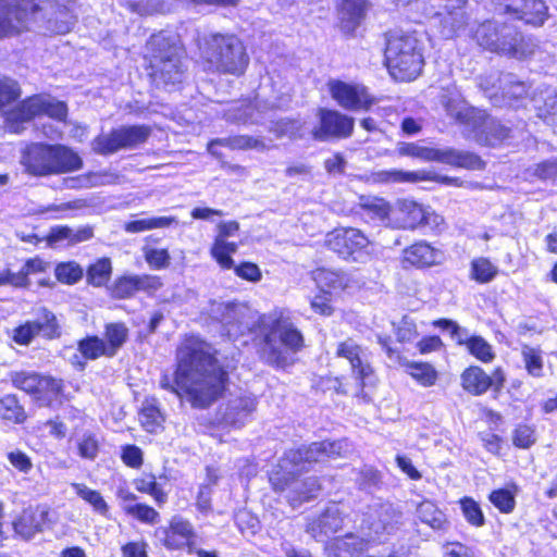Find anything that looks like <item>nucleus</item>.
I'll return each instance as SVG.
<instances>
[{"mask_svg": "<svg viewBox=\"0 0 557 557\" xmlns=\"http://www.w3.org/2000/svg\"><path fill=\"white\" fill-rule=\"evenodd\" d=\"M20 163L32 176L73 172L83 166L81 157L62 145L32 144L21 154Z\"/></svg>", "mask_w": 557, "mask_h": 557, "instance_id": "obj_8", "label": "nucleus"}, {"mask_svg": "<svg viewBox=\"0 0 557 557\" xmlns=\"http://www.w3.org/2000/svg\"><path fill=\"white\" fill-rule=\"evenodd\" d=\"M385 62L397 79L417 78L423 69V42L416 32L396 29L386 34Z\"/></svg>", "mask_w": 557, "mask_h": 557, "instance_id": "obj_7", "label": "nucleus"}, {"mask_svg": "<svg viewBox=\"0 0 557 557\" xmlns=\"http://www.w3.org/2000/svg\"><path fill=\"white\" fill-rule=\"evenodd\" d=\"M396 151L401 157H411L426 162L436 161L471 170H480L483 164L476 154L454 148L437 149L416 143H399Z\"/></svg>", "mask_w": 557, "mask_h": 557, "instance_id": "obj_12", "label": "nucleus"}, {"mask_svg": "<svg viewBox=\"0 0 557 557\" xmlns=\"http://www.w3.org/2000/svg\"><path fill=\"white\" fill-rule=\"evenodd\" d=\"M461 385L472 395H482L493 386V381L492 376L486 374L483 369L471 366L462 372Z\"/></svg>", "mask_w": 557, "mask_h": 557, "instance_id": "obj_35", "label": "nucleus"}, {"mask_svg": "<svg viewBox=\"0 0 557 557\" xmlns=\"http://www.w3.org/2000/svg\"><path fill=\"white\" fill-rule=\"evenodd\" d=\"M359 205L366 216L387 226V222L392 218L393 209L386 200L377 197L362 196L360 197Z\"/></svg>", "mask_w": 557, "mask_h": 557, "instance_id": "obj_36", "label": "nucleus"}, {"mask_svg": "<svg viewBox=\"0 0 557 557\" xmlns=\"http://www.w3.org/2000/svg\"><path fill=\"white\" fill-rule=\"evenodd\" d=\"M474 137L478 143L487 146H496L509 136V128L502 125L495 119L479 112L472 124Z\"/></svg>", "mask_w": 557, "mask_h": 557, "instance_id": "obj_25", "label": "nucleus"}, {"mask_svg": "<svg viewBox=\"0 0 557 557\" xmlns=\"http://www.w3.org/2000/svg\"><path fill=\"white\" fill-rule=\"evenodd\" d=\"M438 251L425 242L416 243L406 248L403 261L416 267H431L436 263Z\"/></svg>", "mask_w": 557, "mask_h": 557, "instance_id": "obj_34", "label": "nucleus"}, {"mask_svg": "<svg viewBox=\"0 0 557 557\" xmlns=\"http://www.w3.org/2000/svg\"><path fill=\"white\" fill-rule=\"evenodd\" d=\"M517 18L534 26L543 25L547 17V7L542 0H524Z\"/></svg>", "mask_w": 557, "mask_h": 557, "instance_id": "obj_41", "label": "nucleus"}, {"mask_svg": "<svg viewBox=\"0 0 557 557\" xmlns=\"http://www.w3.org/2000/svg\"><path fill=\"white\" fill-rule=\"evenodd\" d=\"M417 517L433 530H445L448 525L446 515L431 500H423L417 506Z\"/></svg>", "mask_w": 557, "mask_h": 557, "instance_id": "obj_37", "label": "nucleus"}, {"mask_svg": "<svg viewBox=\"0 0 557 557\" xmlns=\"http://www.w3.org/2000/svg\"><path fill=\"white\" fill-rule=\"evenodd\" d=\"M302 126V123L297 120H280L270 131L274 133L277 138L287 137L295 140L304 137Z\"/></svg>", "mask_w": 557, "mask_h": 557, "instance_id": "obj_51", "label": "nucleus"}, {"mask_svg": "<svg viewBox=\"0 0 557 557\" xmlns=\"http://www.w3.org/2000/svg\"><path fill=\"white\" fill-rule=\"evenodd\" d=\"M366 13V0H341L338 15L345 32H352Z\"/></svg>", "mask_w": 557, "mask_h": 557, "instance_id": "obj_33", "label": "nucleus"}, {"mask_svg": "<svg viewBox=\"0 0 557 557\" xmlns=\"http://www.w3.org/2000/svg\"><path fill=\"white\" fill-rule=\"evenodd\" d=\"M54 272L58 281L65 284H75L83 276V269L75 262L60 263Z\"/></svg>", "mask_w": 557, "mask_h": 557, "instance_id": "obj_60", "label": "nucleus"}, {"mask_svg": "<svg viewBox=\"0 0 557 557\" xmlns=\"http://www.w3.org/2000/svg\"><path fill=\"white\" fill-rule=\"evenodd\" d=\"M474 38L481 47L516 59L527 58L535 49L532 39L525 38L513 25L496 21L480 24Z\"/></svg>", "mask_w": 557, "mask_h": 557, "instance_id": "obj_9", "label": "nucleus"}, {"mask_svg": "<svg viewBox=\"0 0 557 557\" xmlns=\"http://www.w3.org/2000/svg\"><path fill=\"white\" fill-rule=\"evenodd\" d=\"M49 263L40 258L28 259L18 272H13L14 276H18V284L16 288L27 287L29 285L28 276L30 274H37L46 272Z\"/></svg>", "mask_w": 557, "mask_h": 557, "instance_id": "obj_52", "label": "nucleus"}, {"mask_svg": "<svg viewBox=\"0 0 557 557\" xmlns=\"http://www.w3.org/2000/svg\"><path fill=\"white\" fill-rule=\"evenodd\" d=\"M215 146L227 147L232 150H256L260 152L267 151L271 148V146L262 138L249 135H237L211 140L208 144V152L214 157H220V153L214 148Z\"/></svg>", "mask_w": 557, "mask_h": 557, "instance_id": "obj_30", "label": "nucleus"}, {"mask_svg": "<svg viewBox=\"0 0 557 557\" xmlns=\"http://www.w3.org/2000/svg\"><path fill=\"white\" fill-rule=\"evenodd\" d=\"M178 364L172 381L163 374L160 386L186 398L195 408H207L223 393L226 372L218 360L199 343L183 345L177 352Z\"/></svg>", "mask_w": 557, "mask_h": 557, "instance_id": "obj_1", "label": "nucleus"}, {"mask_svg": "<svg viewBox=\"0 0 557 557\" xmlns=\"http://www.w3.org/2000/svg\"><path fill=\"white\" fill-rule=\"evenodd\" d=\"M396 336L401 343H411L416 341L419 336V331L413 319L405 315L397 325Z\"/></svg>", "mask_w": 557, "mask_h": 557, "instance_id": "obj_63", "label": "nucleus"}, {"mask_svg": "<svg viewBox=\"0 0 557 557\" xmlns=\"http://www.w3.org/2000/svg\"><path fill=\"white\" fill-rule=\"evenodd\" d=\"M336 356L348 360L352 373L360 381L359 388H362L366 381L372 375V368L368 362L366 350L354 339L348 338L337 345Z\"/></svg>", "mask_w": 557, "mask_h": 557, "instance_id": "obj_23", "label": "nucleus"}, {"mask_svg": "<svg viewBox=\"0 0 557 557\" xmlns=\"http://www.w3.org/2000/svg\"><path fill=\"white\" fill-rule=\"evenodd\" d=\"M467 0H432L434 25L444 39H450L462 30L468 22L465 11Z\"/></svg>", "mask_w": 557, "mask_h": 557, "instance_id": "obj_16", "label": "nucleus"}, {"mask_svg": "<svg viewBox=\"0 0 557 557\" xmlns=\"http://www.w3.org/2000/svg\"><path fill=\"white\" fill-rule=\"evenodd\" d=\"M329 88L333 99L346 110H368L373 102L362 85L332 81L329 83Z\"/></svg>", "mask_w": 557, "mask_h": 557, "instance_id": "obj_20", "label": "nucleus"}, {"mask_svg": "<svg viewBox=\"0 0 557 557\" xmlns=\"http://www.w3.org/2000/svg\"><path fill=\"white\" fill-rule=\"evenodd\" d=\"M149 50L150 76L156 86L175 85L182 81L181 48L164 34L151 36Z\"/></svg>", "mask_w": 557, "mask_h": 557, "instance_id": "obj_10", "label": "nucleus"}, {"mask_svg": "<svg viewBox=\"0 0 557 557\" xmlns=\"http://www.w3.org/2000/svg\"><path fill=\"white\" fill-rule=\"evenodd\" d=\"M144 252L151 268L160 270L169 267L171 257L166 249L146 248Z\"/></svg>", "mask_w": 557, "mask_h": 557, "instance_id": "obj_64", "label": "nucleus"}, {"mask_svg": "<svg viewBox=\"0 0 557 557\" xmlns=\"http://www.w3.org/2000/svg\"><path fill=\"white\" fill-rule=\"evenodd\" d=\"M104 176L106 175L103 174L89 173L87 175L67 177L65 178L64 184L67 188L73 189L90 188L104 184Z\"/></svg>", "mask_w": 557, "mask_h": 557, "instance_id": "obj_62", "label": "nucleus"}, {"mask_svg": "<svg viewBox=\"0 0 557 557\" xmlns=\"http://www.w3.org/2000/svg\"><path fill=\"white\" fill-rule=\"evenodd\" d=\"M345 512L338 504H332L317 518L308 522L306 531L315 541L324 542L343 528Z\"/></svg>", "mask_w": 557, "mask_h": 557, "instance_id": "obj_22", "label": "nucleus"}, {"mask_svg": "<svg viewBox=\"0 0 557 557\" xmlns=\"http://www.w3.org/2000/svg\"><path fill=\"white\" fill-rule=\"evenodd\" d=\"M257 351L260 359L274 368L293 363L294 355L304 346V336L288 314L275 310L258 319Z\"/></svg>", "mask_w": 557, "mask_h": 557, "instance_id": "obj_5", "label": "nucleus"}, {"mask_svg": "<svg viewBox=\"0 0 557 557\" xmlns=\"http://www.w3.org/2000/svg\"><path fill=\"white\" fill-rule=\"evenodd\" d=\"M324 245L342 259L366 263L373 252L372 243L358 228L339 227L325 235Z\"/></svg>", "mask_w": 557, "mask_h": 557, "instance_id": "obj_11", "label": "nucleus"}, {"mask_svg": "<svg viewBox=\"0 0 557 557\" xmlns=\"http://www.w3.org/2000/svg\"><path fill=\"white\" fill-rule=\"evenodd\" d=\"M424 218V208L413 200H399L393 209L387 226L394 228L413 230L421 225Z\"/></svg>", "mask_w": 557, "mask_h": 557, "instance_id": "obj_28", "label": "nucleus"}, {"mask_svg": "<svg viewBox=\"0 0 557 557\" xmlns=\"http://www.w3.org/2000/svg\"><path fill=\"white\" fill-rule=\"evenodd\" d=\"M161 282L157 276L152 275H125L117 278L112 288L111 294L119 299L129 298L136 292H154L159 289Z\"/></svg>", "mask_w": 557, "mask_h": 557, "instance_id": "obj_26", "label": "nucleus"}, {"mask_svg": "<svg viewBox=\"0 0 557 557\" xmlns=\"http://www.w3.org/2000/svg\"><path fill=\"white\" fill-rule=\"evenodd\" d=\"M154 533L170 549L190 547L196 536L191 523L178 516L172 518L168 528H158Z\"/></svg>", "mask_w": 557, "mask_h": 557, "instance_id": "obj_21", "label": "nucleus"}, {"mask_svg": "<svg viewBox=\"0 0 557 557\" xmlns=\"http://www.w3.org/2000/svg\"><path fill=\"white\" fill-rule=\"evenodd\" d=\"M460 508L467 522L474 528H481L485 524L484 513L479 505L471 497L460 499Z\"/></svg>", "mask_w": 557, "mask_h": 557, "instance_id": "obj_50", "label": "nucleus"}, {"mask_svg": "<svg viewBox=\"0 0 557 557\" xmlns=\"http://www.w3.org/2000/svg\"><path fill=\"white\" fill-rule=\"evenodd\" d=\"M47 115L57 121H64L67 115L65 102L50 96L35 95L23 100L14 110L8 113L7 121L13 132H17L15 124L27 122L34 117Z\"/></svg>", "mask_w": 557, "mask_h": 557, "instance_id": "obj_15", "label": "nucleus"}, {"mask_svg": "<svg viewBox=\"0 0 557 557\" xmlns=\"http://www.w3.org/2000/svg\"><path fill=\"white\" fill-rule=\"evenodd\" d=\"M21 96V88L16 81L0 77V111L16 101Z\"/></svg>", "mask_w": 557, "mask_h": 557, "instance_id": "obj_56", "label": "nucleus"}, {"mask_svg": "<svg viewBox=\"0 0 557 557\" xmlns=\"http://www.w3.org/2000/svg\"><path fill=\"white\" fill-rule=\"evenodd\" d=\"M48 515L49 510L46 506L28 507L13 521V529L22 539L30 540L42 530Z\"/></svg>", "mask_w": 557, "mask_h": 557, "instance_id": "obj_27", "label": "nucleus"}, {"mask_svg": "<svg viewBox=\"0 0 557 557\" xmlns=\"http://www.w3.org/2000/svg\"><path fill=\"white\" fill-rule=\"evenodd\" d=\"M257 408V399L251 395H243L228 400L222 420L226 425L242 428Z\"/></svg>", "mask_w": 557, "mask_h": 557, "instance_id": "obj_29", "label": "nucleus"}, {"mask_svg": "<svg viewBox=\"0 0 557 557\" xmlns=\"http://www.w3.org/2000/svg\"><path fill=\"white\" fill-rule=\"evenodd\" d=\"M0 416L2 419L14 423H22L26 418L24 408L13 394H8L0 398Z\"/></svg>", "mask_w": 557, "mask_h": 557, "instance_id": "obj_44", "label": "nucleus"}, {"mask_svg": "<svg viewBox=\"0 0 557 557\" xmlns=\"http://www.w3.org/2000/svg\"><path fill=\"white\" fill-rule=\"evenodd\" d=\"M403 511L388 502L374 500L363 513L357 533L337 537L325 546L326 557H355L369 544L379 543L403 524Z\"/></svg>", "mask_w": 557, "mask_h": 557, "instance_id": "obj_3", "label": "nucleus"}, {"mask_svg": "<svg viewBox=\"0 0 557 557\" xmlns=\"http://www.w3.org/2000/svg\"><path fill=\"white\" fill-rule=\"evenodd\" d=\"M441 103L447 114L461 124L471 125L479 113L467 106L458 91L442 95Z\"/></svg>", "mask_w": 557, "mask_h": 557, "instance_id": "obj_32", "label": "nucleus"}, {"mask_svg": "<svg viewBox=\"0 0 557 557\" xmlns=\"http://www.w3.org/2000/svg\"><path fill=\"white\" fill-rule=\"evenodd\" d=\"M108 342V356L112 357L123 346L128 336V330L124 323H109L104 333Z\"/></svg>", "mask_w": 557, "mask_h": 557, "instance_id": "obj_45", "label": "nucleus"}, {"mask_svg": "<svg viewBox=\"0 0 557 557\" xmlns=\"http://www.w3.org/2000/svg\"><path fill=\"white\" fill-rule=\"evenodd\" d=\"M111 261L107 258L98 260L95 264L90 265L87 272V278L94 286L104 285L111 275Z\"/></svg>", "mask_w": 557, "mask_h": 557, "instance_id": "obj_54", "label": "nucleus"}, {"mask_svg": "<svg viewBox=\"0 0 557 557\" xmlns=\"http://www.w3.org/2000/svg\"><path fill=\"white\" fill-rule=\"evenodd\" d=\"M78 455L83 459L95 460L99 453V442L91 433H84L76 442Z\"/></svg>", "mask_w": 557, "mask_h": 557, "instance_id": "obj_59", "label": "nucleus"}, {"mask_svg": "<svg viewBox=\"0 0 557 557\" xmlns=\"http://www.w3.org/2000/svg\"><path fill=\"white\" fill-rule=\"evenodd\" d=\"M406 373L424 387L433 386L437 381V371L428 362L409 361L401 362Z\"/></svg>", "mask_w": 557, "mask_h": 557, "instance_id": "obj_39", "label": "nucleus"}, {"mask_svg": "<svg viewBox=\"0 0 557 557\" xmlns=\"http://www.w3.org/2000/svg\"><path fill=\"white\" fill-rule=\"evenodd\" d=\"M348 450V443L341 441L314 442L309 446L289 449L278 460L270 473V483L274 491L285 493V498L296 507L314 498L320 491L318 478L302 480L298 475L309 470V466L325 462L331 458L343 456Z\"/></svg>", "mask_w": 557, "mask_h": 557, "instance_id": "obj_2", "label": "nucleus"}, {"mask_svg": "<svg viewBox=\"0 0 557 557\" xmlns=\"http://www.w3.org/2000/svg\"><path fill=\"white\" fill-rule=\"evenodd\" d=\"M37 382L34 397L38 400L50 401L61 393L62 383L59 380L39 375Z\"/></svg>", "mask_w": 557, "mask_h": 557, "instance_id": "obj_49", "label": "nucleus"}, {"mask_svg": "<svg viewBox=\"0 0 557 557\" xmlns=\"http://www.w3.org/2000/svg\"><path fill=\"white\" fill-rule=\"evenodd\" d=\"M199 50L208 70L220 74L240 76L249 64L244 42L233 34H209L199 41Z\"/></svg>", "mask_w": 557, "mask_h": 557, "instance_id": "obj_6", "label": "nucleus"}, {"mask_svg": "<svg viewBox=\"0 0 557 557\" xmlns=\"http://www.w3.org/2000/svg\"><path fill=\"white\" fill-rule=\"evenodd\" d=\"M314 281L322 290L324 288L341 290L348 285V277L345 273L329 269H318L314 272Z\"/></svg>", "mask_w": 557, "mask_h": 557, "instance_id": "obj_40", "label": "nucleus"}, {"mask_svg": "<svg viewBox=\"0 0 557 557\" xmlns=\"http://www.w3.org/2000/svg\"><path fill=\"white\" fill-rule=\"evenodd\" d=\"M151 135L147 125H131L101 133L91 141L92 150L101 156L113 154L120 150L135 149L145 144Z\"/></svg>", "mask_w": 557, "mask_h": 557, "instance_id": "obj_13", "label": "nucleus"}, {"mask_svg": "<svg viewBox=\"0 0 557 557\" xmlns=\"http://www.w3.org/2000/svg\"><path fill=\"white\" fill-rule=\"evenodd\" d=\"M9 376L14 387L33 396L35 395L39 374L27 371H14Z\"/></svg>", "mask_w": 557, "mask_h": 557, "instance_id": "obj_55", "label": "nucleus"}, {"mask_svg": "<svg viewBox=\"0 0 557 557\" xmlns=\"http://www.w3.org/2000/svg\"><path fill=\"white\" fill-rule=\"evenodd\" d=\"M208 313L213 320L222 323L231 338L251 332L258 322L251 309L239 302L213 300L209 305Z\"/></svg>", "mask_w": 557, "mask_h": 557, "instance_id": "obj_14", "label": "nucleus"}, {"mask_svg": "<svg viewBox=\"0 0 557 557\" xmlns=\"http://www.w3.org/2000/svg\"><path fill=\"white\" fill-rule=\"evenodd\" d=\"M481 87L495 104L504 101L511 106L513 100L523 98L528 92L525 84L511 73L502 74L497 78L490 76L481 83Z\"/></svg>", "mask_w": 557, "mask_h": 557, "instance_id": "obj_19", "label": "nucleus"}, {"mask_svg": "<svg viewBox=\"0 0 557 557\" xmlns=\"http://www.w3.org/2000/svg\"><path fill=\"white\" fill-rule=\"evenodd\" d=\"M319 125L311 134L318 141H326L333 138H346L352 134L355 121L352 117L335 110L321 108L318 111Z\"/></svg>", "mask_w": 557, "mask_h": 557, "instance_id": "obj_17", "label": "nucleus"}, {"mask_svg": "<svg viewBox=\"0 0 557 557\" xmlns=\"http://www.w3.org/2000/svg\"><path fill=\"white\" fill-rule=\"evenodd\" d=\"M74 0H0V38L17 35L29 28L36 12L50 9L48 29L54 34L69 33L75 16Z\"/></svg>", "mask_w": 557, "mask_h": 557, "instance_id": "obj_4", "label": "nucleus"}, {"mask_svg": "<svg viewBox=\"0 0 557 557\" xmlns=\"http://www.w3.org/2000/svg\"><path fill=\"white\" fill-rule=\"evenodd\" d=\"M78 350L85 359H97L108 356L107 344L97 336L87 337L78 343Z\"/></svg>", "mask_w": 557, "mask_h": 557, "instance_id": "obj_53", "label": "nucleus"}, {"mask_svg": "<svg viewBox=\"0 0 557 557\" xmlns=\"http://www.w3.org/2000/svg\"><path fill=\"white\" fill-rule=\"evenodd\" d=\"M42 334L45 337L53 338L59 335V325L55 315L46 308L37 312L33 321H26L13 330L12 339L22 346L29 345L33 339Z\"/></svg>", "mask_w": 557, "mask_h": 557, "instance_id": "obj_18", "label": "nucleus"}, {"mask_svg": "<svg viewBox=\"0 0 557 557\" xmlns=\"http://www.w3.org/2000/svg\"><path fill=\"white\" fill-rule=\"evenodd\" d=\"M92 228L90 226H79L72 228L66 225H57L50 228L46 237L47 245L54 247L59 244L76 245L86 242L92 237Z\"/></svg>", "mask_w": 557, "mask_h": 557, "instance_id": "obj_31", "label": "nucleus"}, {"mask_svg": "<svg viewBox=\"0 0 557 557\" xmlns=\"http://www.w3.org/2000/svg\"><path fill=\"white\" fill-rule=\"evenodd\" d=\"M71 486L82 499L92 507L96 512L104 517L108 516L109 506L98 491L91 490L82 483H72Z\"/></svg>", "mask_w": 557, "mask_h": 557, "instance_id": "obj_43", "label": "nucleus"}, {"mask_svg": "<svg viewBox=\"0 0 557 557\" xmlns=\"http://www.w3.org/2000/svg\"><path fill=\"white\" fill-rule=\"evenodd\" d=\"M432 178L433 177L430 172H410L397 169L372 171L360 176L361 181L371 185L417 183L421 181H431Z\"/></svg>", "mask_w": 557, "mask_h": 557, "instance_id": "obj_24", "label": "nucleus"}, {"mask_svg": "<svg viewBox=\"0 0 557 557\" xmlns=\"http://www.w3.org/2000/svg\"><path fill=\"white\" fill-rule=\"evenodd\" d=\"M226 117L230 121L243 124H258L262 122L260 112L252 103H242L240 106L233 107Z\"/></svg>", "mask_w": 557, "mask_h": 557, "instance_id": "obj_47", "label": "nucleus"}, {"mask_svg": "<svg viewBox=\"0 0 557 557\" xmlns=\"http://www.w3.org/2000/svg\"><path fill=\"white\" fill-rule=\"evenodd\" d=\"M521 357L529 375L533 377L543 376L544 361L540 348L523 344L521 346Z\"/></svg>", "mask_w": 557, "mask_h": 557, "instance_id": "obj_42", "label": "nucleus"}, {"mask_svg": "<svg viewBox=\"0 0 557 557\" xmlns=\"http://www.w3.org/2000/svg\"><path fill=\"white\" fill-rule=\"evenodd\" d=\"M237 251V244L226 239H214L211 247V256L223 269L234 268V260L231 255Z\"/></svg>", "mask_w": 557, "mask_h": 557, "instance_id": "obj_46", "label": "nucleus"}, {"mask_svg": "<svg viewBox=\"0 0 557 557\" xmlns=\"http://www.w3.org/2000/svg\"><path fill=\"white\" fill-rule=\"evenodd\" d=\"M467 350L484 363H490L495 359V352L492 345L479 335H473L469 341H467Z\"/></svg>", "mask_w": 557, "mask_h": 557, "instance_id": "obj_48", "label": "nucleus"}, {"mask_svg": "<svg viewBox=\"0 0 557 557\" xmlns=\"http://www.w3.org/2000/svg\"><path fill=\"white\" fill-rule=\"evenodd\" d=\"M139 421L147 432L156 433L162 429L164 417L158 407L156 398H147L143 401Z\"/></svg>", "mask_w": 557, "mask_h": 557, "instance_id": "obj_38", "label": "nucleus"}, {"mask_svg": "<svg viewBox=\"0 0 557 557\" xmlns=\"http://www.w3.org/2000/svg\"><path fill=\"white\" fill-rule=\"evenodd\" d=\"M124 509L126 513L148 524H156L160 518V515L156 509L145 504L128 505L125 506Z\"/></svg>", "mask_w": 557, "mask_h": 557, "instance_id": "obj_61", "label": "nucleus"}, {"mask_svg": "<svg viewBox=\"0 0 557 557\" xmlns=\"http://www.w3.org/2000/svg\"><path fill=\"white\" fill-rule=\"evenodd\" d=\"M497 269L485 258H479L471 263V276L480 283L491 282Z\"/></svg>", "mask_w": 557, "mask_h": 557, "instance_id": "obj_58", "label": "nucleus"}, {"mask_svg": "<svg viewBox=\"0 0 557 557\" xmlns=\"http://www.w3.org/2000/svg\"><path fill=\"white\" fill-rule=\"evenodd\" d=\"M490 502L503 513H510L516 506L515 493L508 488L495 490L490 494Z\"/></svg>", "mask_w": 557, "mask_h": 557, "instance_id": "obj_57", "label": "nucleus"}]
</instances>
